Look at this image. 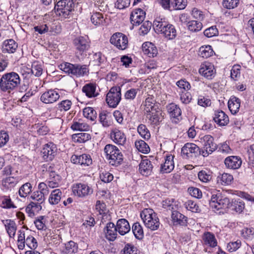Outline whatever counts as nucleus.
I'll return each instance as SVG.
<instances>
[{
	"label": "nucleus",
	"mask_w": 254,
	"mask_h": 254,
	"mask_svg": "<svg viewBox=\"0 0 254 254\" xmlns=\"http://www.w3.org/2000/svg\"><path fill=\"white\" fill-rule=\"evenodd\" d=\"M185 207L192 212H198L199 211L198 205L192 200H189L185 204Z\"/></svg>",
	"instance_id": "nucleus-60"
},
{
	"label": "nucleus",
	"mask_w": 254,
	"mask_h": 254,
	"mask_svg": "<svg viewBox=\"0 0 254 254\" xmlns=\"http://www.w3.org/2000/svg\"><path fill=\"white\" fill-rule=\"evenodd\" d=\"M60 98L59 93L55 89H50L44 92L41 96V101L45 104H52Z\"/></svg>",
	"instance_id": "nucleus-15"
},
{
	"label": "nucleus",
	"mask_w": 254,
	"mask_h": 254,
	"mask_svg": "<svg viewBox=\"0 0 254 254\" xmlns=\"http://www.w3.org/2000/svg\"><path fill=\"white\" fill-rule=\"evenodd\" d=\"M153 28L156 32L164 34L166 38L169 40H173L175 38V29L173 25H168L165 21L155 20L154 21Z\"/></svg>",
	"instance_id": "nucleus-8"
},
{
	"label": "nucleus",
	"mask_w": 254,
	"mask_h": 254,
	"mask_svg": "<svg viewBox=\"0 0 254 254\" xmlns=\"http://www.w3.org/2000/svg\"><path fill=\"white\" fill-rule=\"evenodd\" d=\"M110 43L121 50H124L128 47V41L127 36L121 32L114 33L110 39Z\"/></svg>",
	"instance_id": "nucleus-10"
},
{
	"label": "nucleus",
	"mask_w": 254,
	"mask_h": 254,
	"mask_svg": "<svg viewBox=\"0 0 254 254\" xmlns=\"http://www.w3.org/2000/svg\"><path fill=\"white\" fill-rule=\"evenodd\" d=\"M139 251L136 247L132 244H127L123 249V254H138Z\"/></svg>",
	"instance_id": "nucleus-62"
},
{
	"label": "nucleus",
	"mask_w": 254,
	"mask_h": 254,
	"mask_svg": "<svg viewBox=\"0 0 254 254\" xmlns=\"http://www.w3.org/2000/svg\"><path fill=\"white\" fill-rule=\"evenodd\" d=\"M202 238L205 245L212 248H214L217 246V240L214 235L212 233L205 232L203 234Z\"/></svg>",
	"instance_id": "nucleus-35"
},
{
	"label": "nucleus",
	"mask_w": 254,
	"mask_h": 254,
	"mask_svg": "<svg viewBox=\"0 0 254 254\" xmlns=\"http://www.w3.org/2000/svg\"><path fill=\"white\" fill-rule=\"evenodd\" d=\"M117 232L116 226L112 222L108 223L104 229L105 237L110 241H113L117 238Z\"/></svg>",
	"instance_id": "nucleus-22"
},
{
	"label": "nucleus",
	"mask_w": 254,
	"mask_h": 254,
	"mask_svg": "<svg viewBox=\"0 0 254 254\" xmlns=\"http://www.w3.org/2000/svg\"><path fill=\"white\" fill-rule=\"evenodd\" d=\"M220 183L223 185H230L233 180V177L230 174L223 173L220 179Z\"/></svg>",
	"instance_id": "nucleus-63"
},
{
	"label": "nucleus",
	"mask_w": 254,
	"mask_h": 254,
	"mask_svg": "<svg viewBox=\"0 0 254 254\" xmlns=\"http://www.w3.org/2000/svg\"><path fill=\"white\" fill-rule=\"evenodd\" d=\"M213 120L219 126H226L229 122V119L227 114L221 110H217L214 112Z\"/></svg>",
	"instance_id": "nucleus-19"
},
{
	"label": "nucleus",
	"mask_w": 254,
	"mask_h": 254,
	"mask_svg": "<svg viewBox=\"0 0 254 254\" xmlns=\"http://www.w3.org/2000/svg\"><path fill=\"white\" fill-rule=\"evenodd\" d=\"M91 21L95 25H100L103 24L105 19L102 13L97 12L91 15Z\"/></svg>",
	"instance_id": "nucleus-49"
},
{
	"label": "nucleus",
	"mask_w": 254,
	"mask_h": 254,
	"mask_svg": "<svg viewBox=\"0 0 254 254\" xmlns=\"http://www.w3.org/2000/svg\"><path fill=\"white\" fill-rule=\"evenodd\" d=\"M241 158L237 156H230L225 158L224 163L226 167L230 169H239L242 165Z\"/></svg>",
	"instance_id": "nucleus-21"
},
{
	"label": "nucleus",
	"mask_w": 254,
	"mask_h": 254,
	"mask_svg": "<svg viewBox=\"0 0 254 254\" xmlns=\"http://www.w3.org/2000/svg\"><path fill=\"white\" fill-rule=\"evenodd\" d=\"M162 206L167 211H170L171 219L168 221L170 225H175V216L174 208L175 207V202L174 198H167L162 202Z\"/></svg>",
	"instance_id": "nucleus-20"
},
{
	"label": "nucleus",
	"mask_w": 254,
	"mask_h": 254,
	"mask_svg": "<svg viewBox=\"0 0 254 254\" xmlns=\"http://www.w3.org/2000/svg\"><path fill=\"white\" fill-rule=\"evenodd\" d=\"M155 101L152 97L147 98L143 103L145 115L157 109L155 106Z\"/></svg>",
	"instance_id": "nucleus-39"
},
{
	"label": "nucleus",
	"mask_w": 254,
	"mask_h": 254,
	"mask_svg": "<svg viewBox=\"0 0 254 254\" xmlns=\"http://www.w3.org/2000/svg\"><path fill=\"white\" fill-rule=\"evenodd\" d=\"M239 3V0H223L222 5L227 9H232L237 7Z\"/></svg>",
	"instance_id": "nucleus-56"
},
{
	"label": "nucleus",
	"mask_w": 254,
	"mask_h": 254,
	"mask_svg": "<svg viewBox=\"0 0 254 254\" xmlns=\"http://www.w3.org/2000/svg\"><path fill=\"white\" fill-rule=\"evenodd\" d=\"M70 127L73 130L87 131L89 130L90 126L81 119H74Z\"/></svg>",
	"instance_id": "nucleus-33"
},
{
	"label": "nucleus",
	"mask_w": 254,
	"mask_h": 254,
	"mask_svg": "<svg viewBox=\"0 0 254 254\" xmlns=\"http://www.w3.org/2000/svg\"><path fill=\"white\" fill-rule=\"evenodd\" d=\"M145 115L152 125H158L159 122L161 121L162 111L158 108L151 112L147 113Z\"/></svg>",
	"instance_id": "nucleus-30"
},
{
	"label": "nucleus",
	"mask_w": 254,
	"mask_h": 254,
	"mask_svg": "<svg viewBox=\"0 0 254 254\" xmlns=\"http://www.w3.org/2000/svg\"><path fill=\"white\" fill-rule=\"evenodd\" d=\"M230 201L220 193L213 194L209 201L210 207L214 211L221 209L226 210L230 207Z\"/></svg>",
	"instance_id": "nucleus-5"
},
{
	"label": "nucleus",
	"mask_w": 254,
	"mask_h": 254,
	"mask_svg": "<svg viewBox=\"0 0 254 254\" xmlns=\"http://www.w3.org/2000/svg\"><path fill=\"white\" fill-rule=\"evenodd\" d=\"M229 208H231L232 210L240 213L245 208V204L240 199L233 200L231 203L230 202Z\"/></svg>",
	"instance_id": "nucleus-45"
},
{
	"label": "nucleus",
	"mask_w": 254,
	"mask_h": 254,
	"mask_svg": "<svg viewBox=\"0 0 254 254\" xmlns=\"http://www.w3.org/2000/svg\"><path fill=\"white\" fill-rule=\"evenodd\" d=\"M96 86L93 83L85 84L82 88V92L89 98L97 96L98 93L96 92Z\"/></svg>",
	"instance_id": "nucleus-37"
},
{
	"label": "nucleus",
	"mask_w": 254,
	"mask_h": 254,
	"mask_svg": "<svg viewBox=\"0 0 254 254\" xmlns=\"http://www.w3.org/2000/svg\"><path fill=\"white\" fill-rule=\"evenodd\" d=\"M121 89L119 86L112 87L107 94L106 101L112 108H116L121 100Z\"/></svg>",
	"instance_id": "nucleus-9"
},
{
	"label": "nucleus",
	"mask_w": 254,
	"mask_h": 254,
	"mask_svg": "<svg viewBox=\"0 0 254 254\" xmlns=\"http://www.w3.org/2000/svg\"><path fill=\"white\" fill-rule=\"evenodd\" d=\"M72 102L69 100H63L58 104V108L61 111H67L71 106Z\"/></svg>",
	"instance_id": "nucleus-59"
},
{
	"label": "nucleus",
	"mask_w": 254,
	"mask_h": 254,
	"mask_svg": "<svg viewBox=\"0 0 254 254\" xmlns=\"http://www.w3.org/2000/svg\"><path fill=\"white\" fill-rule=\"evenodd\" d=\"M118 151H120L117 147L112 144L106 145L104 149V151L106 154V158L108 159L114 154H115Z\"/></svg>",
	"instance_id": "nucleus-53"
},
{
	"label": "nucleus",
	"mask_w": 254,
	"mask_h": 254,
	"mask_svg": "<svg viewBox=\"0 0 254 254\" xmlns=\"http://www.w3.org/2000/svg\"><path fill=\"white\" fill-rule=\"evenodd\" d=\"M21 79L19 74L14 71L3 74L0 78V89L3 92H10L20 85Z\"/></svg>",
	"instance_id": "nucleus-1"
},
{
	"label": "nucleus",
	"mask_w": 254,
	"mask_h": 254,
	"mask_svg": "<svg viewBox=\"0 0 254 254\" xmlns=\"http://www.w3.org/2000/svg\"><path fill=\"white\" fill-rule=\"evenodd\" d=\"M77 250V244L72 241H70L64 244V246L61 248V252L62 254H72L76 253Z\"/></svg>",
	"instance_id": "nucleus-31"
},
{
	"label": "nucleus",
	"mask_w": 254,
	"mask_h": 254,
	"mask_svg": "<svg viewBox=\"0 0 254 254\" xmlns=\"http://www.w3.org/2000/svg\"><path fill=\"white\" fill-rule=\"evenodd\" d=\"M72 191L74 195L84 197L92 193V189L85 184L78 183L73 185Z\"/></svg>",
	"instance_id": "nucleus-14"
},
{
	"label": "nucleus",
	"mask_w": 254,
	"mask_h": 254,
	"mask_svg": "<svg viewBox=\"0 0 254 254\" xmlns=\"http://www.w3.org/2000/svg\"><path fill=\"white\" fill-rule=\"evenodd\" d=\"M62 192L60 189L53 190L49 196V202L52 205L57 204L62 198Z\"/></svg>",
	"instance_id": "nucleus-38"
},
{
	"label": "nucleus",
	"mask_w": 254,
	"mask_h": 254,
	"mask_svg": "<svg viewBox=\"0 0 254 254\" xmlns=\"http://www.w3.org/2000/svg\"><path fill=\"white\" fill-rule=\"evenodd\" d=\"M188 29L192 32H198L202 28V23L198 21L191 20L188 23Z\"/></svg>",
	"instance_id": "nucleus-52"
},
{
	"label": "nucleus",
	"mask_w": 254,
	"mask_h": 254,
	"mask_svg": "<svg viewBox=\"0 0 254 254\" xmlns=\"http://www.w3.org/2000/svg\"><path fill=\"white\" fill-rule=\"evenodd\" d=\"M111 138L113 141L121 145H124L126 142V136L125 133L117 128L111 131Z\"/></svg>",
	"instance_id": "nucleus-23"
},
{
	"label": "nucleus",
	"mask_w": 254,
	"mask_h": 254,
	"mask_svg": "<svg viewBox=\"0 0 254 254\" xmlns=\"http://www.w3.org/2000/svg\"><path fill=\"white\" fill-rule=\"evenodd\" d=\"M83 115L84 117L94 121L97 117V113L95 110L92 107H86L83 110Z\"/></svg>",
	"instance_id": "nucleus-50"
},
{
	"label": "nucleus",
	"mask_w": 254,
	"mask_h": 254,
	"mask_svg": "<svg viewBox=\"0 0 254 254\" xmlns=\"http://www.w3.org/2000/svg\"><path fill=\"white\" fill-rule=\"evenodd\" d=\"M57 145L52 142H49L43 145L41 153L43 158L46 161H52L57 155Z\"/></svg>",
	"instance_id": "nucleus-12"
},
{
	"label": "nucleus",
	"mask_w": 254,
	"mask_h": 254,
	"mask_svg": "<svg viewBox=\"0 0 254 254\" xmlns=\"http://www.w3.org/2000/svg\"><path fill=\"white\" fill-rule=\"evenodd\" d=\"M41 204L36 202H31L26 207V211L30 216H33L35 215V213L42 209Z\"/></svg>",
	"instance_id": "nucleus-40"
},
{
	"label": "nucleus",
	"mask_w": 254,
	"mask_h": 254,
	"mask_svg": "<svg viewBox=\"0 0 254 254\" xmlns=\"http://www.w3.org/2000/svg\"><path fill=\"white\" fill-rule=\"evenodd\" d=\"M153 165L148 159L141 161L139 165V171L141 174L145 176H150L152 173Z\"/></svg>",
	"instance_id": "nucleus-24"
},
{
	"label": "nucleus",
	"mask_w": 254,
	"mask_h": 254,
	"mask_svg": "<svg viewBox=\"0 0 254 254\" xmlns=\"http://www.w3.org/2000/svg\"><path fill=\"white\" fill-rule=\"evenodd\" d=\"M200 149L192 143H187L181 149V155L184 159H190L199 154Z\"/></svg>",
	"instance_id": "nucleus-11"
},
{
	"label": "nucleus",
	"mask_w": 254,
	"mask_h": 254,
	"mask_svg": "<svg viewBox=\"0 0 254 254\" xmlns=\"http://www.w3.org/2000/svg\"><path fill=\"white\" fill-rule=\"evenodd\" d=\"M76 57H83L90 48V41L87 37L79 36L75 38L72 42Z\"/></svg>",
	"instance_id": "nucleus-7"
},
{
	"label": "nucleus",
	"mask_w": 254,
	"mask_h": 254,
	"mask_svg": "<svg viewBox=\"0 0 254 254\" xmlns=\"http://www.w3.org/2000/svg\"><path fill=\"white\" fill-rule=\"evenodd\" d=\"M75 3L73 0H60L55 5L56 14L62 19H69L72 17Z\"/></svg>",
	"instance_id": "nucleus-2"
},
{
	"label": "nucleus",
	"mask_w": 254,
	"mask_h": 254,
	"mask_svg": "<svg viewBox=\"0 0 254 254\" xmlns=\"http://www.w3.org/2000/svg\"><path fill=\"white\" fill-rule=\"evenodd\" d=\"M140 217L147 228L151 230L158 229L160 225L159 218L153 209H144L140 213Z\"/></svg>",
	"instance_id": "nucleus-3"
},
{
	"label": "nucleus",
	"mask_w": 254,
	"mask_h": 254,
	"mask_svg": "<svg viewBox=\"0 0 254 254\" xmlns=\"http://www.w3.org/2000/svg\"><path fill=\"white\" fill-rule=\"evenodd\" d=\"M93 61L94 65H100L104 63L105 57L100 52L95 53L93 55Z\"/></svg>",
	"instance_id": "nucleus-57"
},
{
	"label": "nucleus",
	"mask_w": 254,
	"mask_h": 254,
	"mask_svg": "<svg viewBox=\"0 0 254 254\" xmlns=\"http://www.w3.org/2000/svg\"><path fill=\"white\" fill-rule=\"evenodd\" d=\"M212 172L208 170H201L198 173V177L200 181L207 183L212 178Z\"/></svg>",
	"instance_id": "nucleus-47"
},
{
	"label": "nucleus",
	"mask_w": 254,
	"mask_h": 254,
	"mask_svg": "<svg viewBox=\"0 0 254 254\" xmlns=\"http://www.w3.org/2000/svg\"><path fill=\"white\" fill-rule=\"evenodd\" d=\"M188 224V218L179 212H176V226H186Z\"/></svg>",
	"instance_id": "nucleus-55"
},
{
	"label": "nucleus",
	"mask_w": 254,
	"mask_h": 254,
	"mask_svg": "<svg viewBox=\"0 0 254 254\" xmlns=\"http://www.w3.org/2000/svg\"><path fill=\"white\" fill-rule=\"evenodd\" d=\"M228 108L233 114H236L240 107V100L236 97H232L228 101Z\"/></svg>",
	"instance_id": "nucleus-36"
},
{
	"label": "nucleus",
	"mask_w": 254,
	"mask_h": 254,
	"mask_svg": "<svg viewBox=\"0 0 254 254\" xmlns=\"http://www.w3.org/2000/svg\"><path fill=\"white\" fill-rule=\"evenodd\" d=\"M4 226L7 233L10 238H14L17 230V226L15 222L11 219L1 220Z\"/></svg>",
	"instance_id": "nucleus-26"
},
{
	"label": "nucleus",
	"mask_w": 254,
	"mask_h": 254,
	"mask_svg": "<svg viewBox=\"0 0 254 254\" xmlns=\"http://www.w3.org/2000/svg\"><path fill=\"white\" fill-rule=\"evenodd\" d=\"M18 182V178L13 177H8L2 180V185L7 188H11L15 187Z\"/></svg>",
	"instance_id": "nucleus-51"
},
{
	"label": "nucleus",
	"mask_w": 254,
	"mask_h": 254,
	"mask_svg": "<svg viewBox=\"0 0 254 254\" xmlns=\"http://www.w3.org/2000/svg\"><path fill=\"white\" fill-rule=\"evenodd\" d=\"M99 121L104 127H108L112 125V114L107 111H103L99 114Z\"/></svg>",
	"instance_id": "nucleus-34"
},
{
	"label": "nucleus",
	"mask_w": 254,
	"mask_h": 254,
	"mask_svg": "<svg viewBox=\"0 0 254 254\" xmlns=\"http://www.w3.org/2000/svg\"><path fill=\"white\" fill-rule=\"evenodd\" d=\"M72 139L76 142L84 143L91 139V136L88 133L80 132L73 134Z\"/></svg>",
	"instance_id": "nucleus-43"
},
{
	"label": "nucleus",
	"mask_w": 254,
	"mask_h": 254,
	"mask_svg": "<svg viewBox=\"0 0 254 254\" xmlns=\"http://www.w3.org/2000/svg\"><path fill=\"white\" fill-rule=\"evenodd\" d=\"M32 191V185L31 183L27 182L20 187L18 190V194L21 197L25 198Z\"/></svg>",
	"instance_id": "nucleus-42"
},
{
	"label": "nucleus",
	"mask_w": 254,
	"mask_h": 254,
	"mask_svg": "<svg viewBox=\"0 0 254 254\" xmlns=\"http://www.w3.org/2000/svg\"><path fill=\"white\" fill-rule=\"evenodd\" d=\"M174 158V156L172 155L166 157L164 163L161 165L160 172L162 173H169L174 169L175 167Z\"/></svg>",
	"instance_id": "nucleus-25"
},
{
	"label": "nucleus",
	"mask_w": 254,
	"mask_h": 254,
	"mask_svg": "<svg viewBox=\"0 0 254 254\" xmlns=\"http://www.w3.org/2000/svg\"><path fill=\"white\" fill-rule=\"evenodd\" d=\"M1 200L3 208H11L16 207L9 196H3L1 198Z\"/></svg>",
	"instance_id": "nucleus-58"
},
{
	"label": "nucleus",
	"mask_w": 254,
	"mask_h": 254,
	"mask_svg": "<svg viewBox=\"0 0 254 254\" xmlns=\"http://www.w3.org/2000/svg\"><path fill=\"white\" fill-rule=\"evenodd\" d=\"M48 174L49 178L47 182L48 187L52 189L58 187L61 181V177L55 171L49 172Z\"/></svg>",
	"instance_id": "nucleus-28"
},
{
	"label": "nucleus",
	"mask_w": 254,
	"mask_h": 254,
	"mask_svg": "<svg viewBox=\"0 0 254 254\" xmlns=\"http://www.w3.org/2000/svg\"><path fill=\"white\" fill-rule=\"evenodd\" d=\"M213 52L211 46H202L199 49V55L203 58H208L213 55Z\"/></svg>",
	"instance_id": "nucleus-46"
},
{
	"label": "nucleus",
	"mask_w": 254,
	"mask_h": 254,
	"mask_svg": "<svg viewBox=\"0 0 254 254\" xmlns=\"http://www.w3.org/2000/svg\"><path fill=\"white\" fill-rule=\"evenodd\" d=\"M145 12L141 8L133 11L130 17V22L133 25L138 26L143 22L145 17Z\"/></svg>",
	"instance_id": "nucleus-17"
},
{
	"label": "nucleus",
	"mask_w": 254,
	"mask_h": 254,
	"mask_svg": "<svg viewBox=\"0 0 254 254\" xmlns=\"http://www.w3.org/2000/svg\"><path fill=\"white\" fill-rule=\"evenodd\" d=\"M23 70L25 71V73H22L23 75L25 74V77H29L32 74L36 76H39L43 72L42 65L38 62H34L31 65V68L24 66Z\"/></svg>",
	"instance_id": "nucleus-16"
},
{
	"label": "nucleus",
	"mask_w": 254,
	"mask_h": 254,
	"mask_svg": "<svg viewBox=\"0 0 254 254\" xmlns=\"http://www.w3.org/2000/svg\"><path fill=\"white\" fill-rule=\"evenodd\" d=\"M30 198L34 200V202H38L39 204H42L45 200V195L38 191H34Z\"/></svg>",
	"instance_id": "nucleus-61"
},
{
	"label": "nucleus",
	"mask_w": 254,
	"mask_h": 254,
	"mask_svg": "<svg viewBox=\"0 0 254 254\" xmlns=\"http://www.w3.org/2000/svg\"><path fill=\"white\" fill-rule=\"evenodd\" d=\"M142 51L144 54L149 57H155L158 54V50L152 43L150 42H144L142 46Z\"/></svg>",
	"instance_id": "nucleus-27"
},
{
	"label": "nucleus",
	"mask_w": 254,
	"mask_h": 254,
	"mask_svg": "<svg viewBox=\"0 0 254 254\" xmlns=\"http://www.w3.org/2000/svg\"><path fill=\"white\" fill-rule=\"evenodd\" d=\"M110 164L118 166L123 161V155L120 151H118L115 154L113 155L107 159Z\"/></svg>",
	"instance_id": "nucleus-41"
},
{
	"label": "nucleus",
	"mask_w": 254,
	"mask_h": 254,
	"mask_svg": "<svg viewBox=\"0 0 254 254\" xmlns=\"http://www.w3.org/2000/svg\"><path fill=\"white\" fill-rule=\"evenodd\" d=\"M199 142L203 146V148L199 152L203 157H207L217 148L216 144L214 142L213 137L210 135H205L199 137Z\"/></svg>",
	"instance_id": "nucleus-6"
},
{
	"label": "nucleus",
	"mask_w": 254,
	"mask_h": 254,
	"mask_svg": "<svg viewBox=\"0 0 254 254\" xmlns=\"http://www.w3.org/2000/svg\"><path fill=\"white\" fill-rule=\"evenodd\" d=\"M135 146L136 149L143 153H147L150 151L148 145L142 140H137L135 142Z\"/></svg>",
	"instance_id": "nucleus-48"
},
{
	"label": "nucleus",
	"mask_w": 254,
	"mask_h": 254,
	"mask_svg": "<svg viewBox=\"0 0 254 254\" xmlns=\"http://www.w3.org/2000/svg\"><path fill=\"white\" fill-rule=\"evenodd\" d=\"M71 161L74 164L88 166L92 164V160L90 155L83 154L81 155H73L71 157Z\"/></svg>",
	"instance_id": "nucleus-18"
},
{
	"label": "nucleus",
	"mask_w": 254,
	"mask_h": 254,
	"mask_svg": "<svg viewBox=\"0 0 254 254\" xmlns=\"http://www.w3.org/2000/svg\"><path fill=\"white\" fill-rule=\"evenodd\" d=\"M25 243L32 250H35L38 246L36 240L32 236H28L26 238Z\"/></svg>",
	"instance_id": "nucleus-64"
},
{
	"label": "nucleus",
	"mask_w": 254,
	"mask_h": 254,
	"mask_svg": "<svg viewBox=\"0 0 254 254\" xmlns=\"http://www.w3.org/2000/svg\"><path fill=\"white\" fill-rule=\"evenodd\" d=\"M60 67L61 70L65 72L76 77L83 76L89 71L86 65L73 64L69 63L61 64Z\"/></svg>",
	"instance_id": "nucleus-4"
},
{
	"label": "nucleus",
	"mask_w": 254,
	"mask_h": 254,
	"mask_svg": "<svg viewBox=\"0 0 254 254\" xmlns=\"http://www.w3.org/2000/svg\"><path fill=\"white\" fill-rule=\"evenodd\" d=\"M198 71L200 74L208 79H212L216 73V70L213 64L207 62L201 64Z\"/></svg>",
	"instance_id": "nucleus-13"
},
{
	"label": "nucleus",
	"mask_w": 254,
	"mask_h": 254,
	"mask_svg": "<svg viewBox=\"0 0 254 254\" xmlns=\"http://www.w3.org/2000/svg\"><path fill=\"white\" fill-rule=\"evenodd\" d=\"M116 228L119 233L124 235L130 230L128 222L125 219H120L117 221Z\"/></svg>",
	"instance_id": "nucleus-29"
},
{
	"label": "nucleus",
	"mask_w": 254,
	"mask_h": 254,
	"mask_svg": "<svg viewBox=\"0 0 254 254\" xmlns=\"http://www.w3.org/2000/svg\"><path fill=\"white\" fill-rule=\"evenodd\" d=\"M132 231L135 237L141 240L144 237V232L142 227L139 222L134 223L132 227Z\"/></svg>",
	"instance_id": "nucleus-44"
},
{
	"label": "nucleus",
	"mask_w": 254,
	"mask_h": 254,
	"mask_svg": "<svg viewBox=\"0 0 254 254\" xmlns=\"http://www.w3.org/2000/svg\"><path fill=\"white\" fill-rule=\"evenodd\" d=\"M18 47L17 44L13 39L5 40L2 45V52L3 53H13Z\"/></svg>",
	"instance_id": "nucleus-32"
},
{
	"label": "nucleus",
	"mask_w": 254,
	"mask_h": 254,
	"mask_svg": "<svg viewBox=\"0 0 254 254\" xmlns=\"http://www.w3.org/2000/svg\"><path fill=\"white\" fill-rule=\"evenodd\" d=\"M138 133L145 139H149L150 138V133L145 125H139L137 127Z\"/></svg>",
	"instance_id": "nucleus-54"
}]
</instances>
